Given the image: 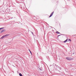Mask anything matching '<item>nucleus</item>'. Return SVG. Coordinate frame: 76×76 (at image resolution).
Wrapping results in <instances>:
<instances>
[{
	"instance_id": "obj_1",
	"label": "nucleus",
	"mask_w": 76,
	"mask_h": 76,
	"mask_svg": "<svg viewBox=\"0 0 76 76\" xmlns=\"http://www.w3.org/2000/svg\"><path fill=\"white\" fill-rule=\"evenodd\" d=\"M66 58L68 60H72V58L70 57H67Z\"/></svg>"
},
{
	"instance_id": "obj_2",
	"label": "nucleus",
	"mask_w": 76,
	"mask_h": 76,
	"mask_svg": "<svg viewBox=\"0 0 76 76\" xmlns=\"http://www.w3.org/2000/svg\"><path fill=\"white\" fill-rule=\"evenodd\" d=\"M5 37H6V35H4L1 38V39H3L4 38H5Z\"/></svg>"
},
{
	"instance_id": "obj_3",
	"label": "nucleus",
	"mask_w": 76,
	"mask_h": 76,
	"mask_svg": "<svg viewBox=\"0 0 76 76\" xmlns=\"http://www.w3.org/2000/svg\"><path fill=\"white\" fill-rule=\"evenodd\" d=\"M53 13H54V12H53V13H51L50 15L49 16V18L51 17V16H53Z\"/></svg>"
},
{
	"instance_id": "obj_4",
	"label": "nucleus",
	"mask_w": 76,
	"mask_h": 76,
	"mask_svg": "<svg viewBox=\"0 0 76 76\" xmlns=\"http://www.w3.org/2000/svg\"><path fill=\"white\" fill-rule=\"evenodd\" d=\"M4 31H5V30H3L1 31L0 33H2V32H3Z\"/></svg>"
},
{
	"instance_id": "obj_5",
	"label": "nucleus",
	"mask_w": 76,
	"mask_h": 76,
	"mask_svg": "<svg viewBox=\"0 0 76 76\" xmlns=\"http://www.w3.org/2000/svg\"><path fill=\"white\" fill-rule=\"evenodd\" d=\"M5 36H6V37H8V36H9V34H7L5 35Z\"/></svg>"
},
{
	"instance_id": "obj_6",
	"label": "nucleus",
	"mask_w": 76,
	"mask_h": 76,
	"mask_svg": "<svg viewBox=\"0 0 76 76\" xmlns=\"http://www.w3.org/2000/svg\"><path fill=\"white\" fill-rule=\"evenodd\" d=\"M19 76H23V75H22L20 73L19 74Z\"/></svg>"
},
{
	"instance_id": "obj_7",
	"label": "nucleus",
	"mask_w": 76,
	"mask_h": 76,
	"mask_svg": "<svg viewBox=\"0 0 76 76\" xmlns=\"http://www.w3.org/2000/svg\"><path fill=\"white\" fill-rule=\"evenodd\" d=\"M56 34H60V32H58V31H56Z\"/></svg>"
},
{
	"instance_id": "obj_8",
	"label": "nucleus",
	"mask_w": 76,
	"mask_h": 76,
	"mask_svg": "<svg viewBox=\"0 0 76 76\" xmlns=\"http://www.w3.org/2000/svg\"><path fill=\"white\" fill-rule=\"evenodd\" d=\"M67 40L68 39H66V40L64 41V42H66L67 41Z\"/></svg>"
},
{
	"instance_id": "obj_9",
	"label": "nucleus",
	"mask_w": 76,
	"mask_h": 76,
	"mask_svg": "<svg viewBox=\"0 0 76 76\" xmlns=\"http://www.w3.org/2000/svg\"><path fill=\"white\" fill-rule=\"evenodd\" d=\"M29 51L31 54H32V52H31V51L29 50Z\"/></svg>"
},
{
	"instance_id": "obj_10",
	"label": "nucleus",
	"mask_w": 76,
	"mask_h": 76,
	"mask_svg": "<svg viewBox=\"0 0 76 76\" xmlns=\"http://www.w3.org/2000/svg\"><path fill=\"white\" fill-rule=\"evenodd\" d=\"M4 29V27H3V28H0V29Z\"/></svg>"
},
{
	"instance_id": "obj_11",
	"label": "nucleus",
	"mask_w": 76,
	"mask_h": 76,
	"mask_svg": "<svg viewBox=\"0 0 76 76\" xmlns=\"http://www.w3.org/2000/svg\"><path fill=\"white\" fill-rule=\"evenodd\" d=\"M60 35H58V37L60 36Z\"/></svg>"
},
{
	"instance_id": "obj_12",
	"label": "nucleus",
	"mask_w": 76,
	"mask_h": 76,
	"mask_svg": "<svg viewBox=\"0 0 76 76\" xmlns=\"http://www.w3.org/2000/svg\"><path fill=\"white\" fill-rule=\"evenodd\" d=\"M69 40L70 41H71V40H70V39H69Z\"/></svg>"
},
{
	"instance_id": "obj_13",
	"label": "nucleus",
	"mask_w": 76,
	"mask_h": 76,
	"mask_svg": "<svg viewBox=\"0 0 76 76\" xmlns=\"http://www.w3.org/2000/svg\"><path fill=\"white\" fill-rule=\"evenodd\" d=\"M31 33L33 34V35H34V34H33V33H32V32H31Z\"/></svg>"
},
{
	"instance_id": "obj_14",
	"label": "nucleus",
	"mask_w": 76,
	"mask_h": 76,
	"mask_svg": "<svg viewBox=\"0 0 76 76\" xmlns=\"http://www.w3.org/2000/svg\"><path fill=\"white\" fill-rule=\"evenodd\" d=\"M70 66H72V65H70Z\"/></svg>"
},
{
	"instance_id": "obj_15",
	"label": "nucleus",
	"mask_w": 76,
	"mask_h": 76,
	"mask_svg": "<svg viewBox=\"0 0 76 76\" xmlns=\"http://www.w3.org/2000/svg\"><path fill=\"white\" fill-rule=\"evenodd\" d=\"M12 18H11V19H12Z\"/></svg>"
},
{
	"instance_id": "obj_16",
	"label": "nucleus",
	"mask_w": 76,
	"mask_h": 76,
	"mask_svg": "<svg viewBox=\"0 0 76 76\" xmlns=\"http://www.w3.org/2000/svg\"><path fill=\"white\" fill-rule=\"evenodd\" d=\"M0 30H1V29H0Z\"/></svg>"
}]
</instances>
